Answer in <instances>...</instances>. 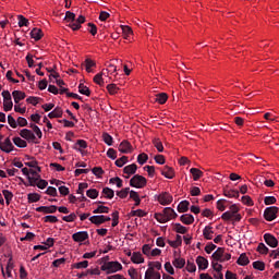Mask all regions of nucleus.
I'll use <instances>...</instances> for the list:
<instances>
[{
    "label": "nucleus",
    "mask_w": 279,
    "mask_h": 279,
    "mask_svg": "<svg viewBox=\"0 0 279 279\" xmlns=\"http://www.w3.org/2000/svg\"><path fill=\"white\" fill-rule=\"evenodd\" d=\"M172 265H174L177 269H182L184 265H186V259L180 258V257L174 258V260L172 262Z\"/></svg>",
    "instance_id": "obj_34"
},
{
    "label": "nucleus",
    "mask_w": 279,
    "mask_h": 279,
    "mask_svg": "<svg viewBox=\"0 0 279 279\" xmlns=\"http://www.w3.org/2000/svg\"><path fill=\"white\" fill-rule=\"evenodd\" d=\"M186 270L190 274H195V271H197V266H195V262H193V259H187Z\"/></svg>",
    "instance_id": "obj_41"
},
{
    "label": "nucleus",
    "mask_w": 279,
    "mask_h": 279,
    "mask_svg": "<svg viewBox=\"0 0 279 279\" xmlns=\"http://www.w3.org/2000/svg\"><path fill=\"white\" fill-rule=\"evenodd\" d=\"M163 214L166 215V217L168 218V221H171V219H175L178 218V214L175 213V210L171 207H166L163 209Z\"/></svg>",
    "instance_id": "obj_19"
},
{
    "label": "nucleus",
    "mask_w": 279,
    "mask_h": 279,
    "mask_svg": "<svg viewBox=\"0 0 279 279\" xmlns=\"http://www.w3.org/2000/svg\"><path fill=\"white\" fill-rule=\"evenodd\" d=\"M90 223H94V226H101L104 223V215L100 216H92L89 218Z\"/></svg>",
    "instance_id": "obj_33"
},
{
    "label": "nucleus",
    "mask_w": 279,
    "mask_h": 279,
    "mask_svg": "<svg viewBox=\"0 0 279 279\" xmlns=\"http://www.w3.org/2000/svg\"><path fill=\"white\" fill-rule=\"evenodd\" d=\"M180 221L185 226H191L195 221V217L191 214H184L180 217Z\"/></svg>",
    "instance_id": "obj_15"
},
{
    "label": "nucleus",
    "mask_w": 279,
    "mask_h": 279,
    "mask_svg": "<svg viewBox=\"0 0 279 279\" xmlns=\"http://www.w3.org/2000/svg\"><path fill=\"white\" fill-rule=\"evenodd\" d=\"M147 160H149V156H147V154H145V153H142L137 156L138 165H145V162H147Z\"/></svg>",
    "instance_id": "obj_54"
},
{
    "label": "nucleus",
    "mask_w": 279,
    "mask_h": 279,
    "mask_svg": "<svg viewBox=\"0 0 279 279\" xmlns=\"http://www.w3.org/2000/svg\"><path fill=\"white\" fill-rule=\"evenodd\" d=\"M130 186H133V189H145L147 186V179L141 174H135L130 180Z\"/></svg>",
    "instance_id": "obj_2"
},
{
    "label": "nucleus",
    "mask_w": 279,
    "mask_h": 279,
    "mask_svg": "<svg viewBox=\"0 0 279 279\" xmlns=\"http://www.w3.org/2000/svg\"><path fill=\"white\" fill-rule=\"evenodd\" d=\"M137 169H138V166H136V163H131L123 168V173H125L126 175H134Z\"/></svg>",
    "instance_id": "obj_17"
},
{
    "label": "nucleus",
    "mask_w": 279,
    "mask_h": 279,
    "mask_svg": "<svg viewBox=\"0 0 279 279\" xmlns=\"http://www.w3.org/2000/svg\"><path fill=\"white\" fill-rule=\"evenodd\" d=\"M253 267L258 271H265V263L257 260L253 263Z\"/></svg>",
    "instance_id": "obj_62"
},
{
    "label": "nucleus",
    "mask_w": 279,
    "mask_h": 279,
    "mask_svg": "<svg viewBox=\"0 0 279 279\" xmlns=\"http://www.w3.org/2000/svg\"><path fill=\"white\" fill-rule=\"evenodd\" d=\"M174 231L178 232V234H186V232H189V229H186V227L182 226L181 223H175Z\"/></svg>",
    "instance_id": "obj_44"
},
{
    "label": "nucleus",
    "mask_w": 279,
    "mask_h": 279,
    "mask_svg": "<svg viewBox=\"0 0 279 279\" xmlns=\"http://www.w3.org/2000/svg\"><path fill=\"white\" fill-rule=\"evenodd\" d=\"M107 90L111 95H117V93H119V87L117 86V84H109L107 85Z\"/></svg>",
    "instance_id": "obj_59"
},
{
    "label": "nucleus",
    "mask_w": 279,
    "mask_h": 279,
    "mask_svg": "<svg viewBox=\"0 0 279 279\" xmlns=\"http://www.w3.org/2000/svg\"><path fill=\"white\" fill-rule=\"evenodd\" d=\"M214 234H215V231H213V227L206 226L204 228V230H203L204 239H206L207 241H211Z\"/></svg>",
    "instance_id": "obj_20"
},
{
    "label": "nucleus",
    "mask_w": 279,
    "mask_h": 279,
    "mask_svg": "<svg viewBox=\"0 0 279 279\" xmlns=\"http://www.w3.org/2000/svg\"><path fill=\"white\" fill-rule=\"evenodd\" d=\"M189 206H191V203L189 201H182L178 207V213H189Z\"/></svg>",
    "instance_id": "obj_24"
},
{
    "label": "nucleus",
    "mask_w": 279,
    "mask_h": 279,
    "mask_svg": "<svg viewBox=\"0 0 279 279\" xmlns=\"http://www.w3.org/2000/svg\"><path fill=\"white\" fill-rule=\"evenodd\" d=\"M101 271H106L107 276H110V274H117V271H121L123 269V265L119 262H105L100 266Z\"/></svg>",
    "instance_id": "obj_1"
},
{
    "label": "nucleus",
    "mask_w": 279,
    "mask_h": 279,
    "mask_svg": "<svg viewBox=\"0 0 279 279\" xmlns=\"http://www.w3.org/2000/svg\"><path fill=\"white\" fill-rule=\"evenodd\" d=\"M64 21L66 23H75V13L71 12V11H66L65 12V16H64Z\"/></svg>",
    "instance_id": "obj_46"
},
{
    "label": "nucleus",
    "mask_w": 279,
    "mask_h": 279,
    "mask_svg": "<svg viewBox=\"0 0 279 279\" xmlns=\"http://www.w3.org/2000/svg\"><path fill=\"white\" fill-rule=\"evenodd\" d=\"M211 267L215 271H217V274H221L222 269H223V266L221 264H219V262L217 260H213L211 262Z\"/></svg>",
    "instance_id": "obj_57"
},
{
    "label": "nucleus",
    "mask_w": 279,
    "mask_h": 279,
    "mask_svg": "<svg viewBox=\"0 0 279 279\" xmlns=\"http://www.w3.org/2000/svg\"><path fill=\"white\" fill-rule=\"evenodd\" d=\"M86 147H88V143L86 141L77 140L73 146V149H75L76 151H81L82 149H86Z\"/></svg>",
    "instance_id": "obj_23"
},
{
    "label": "nucleus",
    "mask_w": 279,
    "mask_h": 279,
    "mask_svg": "<svg viewBox=\"0 0 279 279\" xmlns=\"http://www.w3.org/2000/svg\"><path fill=\"white\" fill-rule=\"evenodd\" d=\"M130 217H147V213H145L143 209H136L130 213Z\"/></svg>",
    "instance_id": "obj_53"
},
{
    "label": "nucleus",
    "mask_w": 279,
    "mask_h": 279,
    "mask_svg": "<svg viewBox=\"0 0 279 279\" xmlns=\"http://www.w3.org/2000/svg\"><path fill=\"white\" fill-rule=\"evenodd\" d=\"M31 37L36 41L40 40V38H43V31L40 28H33L31 32Z\"/></svg>",
    "instance_id": "obj_30"
},
{
    "label": "nucleus",
    "mask_w": 279,
    "mask_h": 279,
    "mask_svg": "<svg viewBox=\"0 0 279 279\" xmlns=\"http://www.w3.org/2000/svg\"><path fill=\"white\" fill-rule=\"evenodd\" d=\"M2 195H3L8 206H10V202H12V199L14 198V194H12V192H10V190H3Z\"/></svg>",
    "instance_id": "obj_36"
},
{
    "label": "nucleus",
    "mask_w": 279,
    "mask_h": 279,
    "mask_svg": "<svg viewBox=\"0 0 279 279\" xmlns=\"http://www.w3.org/2000/svg\"><path fill=\"white\" fill-rule=\"evenodd\" d=\"M132 263L135 265H141V263H145V258H143V254L138 252H134L131 257Z\"/></svg>",
    "instance_id": "obj_21"
},
{
    "label": "nucleus",
    "mask_w": 279,
    "mask_h": 279,
    "mask_svg": "<svg viewBox=\"0 0 279 279\" xmlns=\"http://www.w3.org/2000/svg\"><path fill=\"white\" fill-rule=\"evenodd\" d=\"M108 213H110V207L104 205H99L96 209L93 210L94 215H108Z\"/></svg>",
    "instance_id": "obj_26"
},
{
    "label": "nucleus",
    "mask_w": 279,
    "mask_h": 279,
    "mask_svg": "<svg viewBox=\"0 0 279 279\" xmlns=\"http://www.w3.org/2000/svg\"><path fill=\"white\" fill-rule=\"evenodd\" d=\"M236 263L238 265H241V267H245L246 265H250V258L245 253H242L238 258Z\"/></svg>",
    "instance_id": "obj_28"
},
{
    "label": "nucleus",
    "mask_w": 279,
    "mask_h": 279,
    "mask_svg": "<svg viewBox=\"0 0 279 279\" xmlns=\"http://www.w3.org/2000/svg\"><path fill=\"white\" fill-rule=\"evenodd\" d=\"M73 269H86L88 267V260H83L72 265Z\"/></svg>",
    "instance_id": "obj_52"
},
{
    "label": "nucleus",
    "mask_w": 279,
    "mask_h": 279,
    "mask_svg": "<svg viewBox=\"0 0 279 279\" xmlns=\"http://www.w3.org/2000/svg\"><path fill=\"white\" fill-rule=\"evenodd\" d=\"M86 195L90 199H97V197H99V191H97L96 189H90L87 190Z\"/></svg>",
    "instance_id": "obj_47"
},
{
    "label": "nucleus",
    "mask_w": 279,
    "mask_h": 279,
    "mask_svg": "<svg viewBox=\"0 0 279 279\" xmlns=\"http://www.w3.org/2000/svg\"><path fill=\"white\" fill-rule=\"evenodd\" d=\"M58 211V206H39L36 208V213H44V215H53Z\"/></svg>",
    "instance_id": "obj_6"
},
{
    "label": "nucleus",
    "mask_w": 279,
    "mask_h": 279,
    "mask_svg": "<svg viewBox=\"0 0 279 279\" xmlns=\"http://www.w3.org/2000/svg\"><path fill=\"white\" fill-rule=\"evenodd\" d=\"M95 84H98L99 86H104V72L98 73L94 76Z\"/></svg>",
    "instance_id": "obj_56"
},
{
    "label": "nucleus",
    "mask_w": 279,
    "mask_h": 279,
    "mask_svg": "<svg viewBox=\"0 0 279 279\" xmlns=\"http://www.w3.org/2000/svg\"><path fill=\"white\" fill-rule=\"evenodd\" d=\"M154 147H156L157 151L160 154L165 151V146H162V142L159 138L153 140Z\"/></svg>",
    "instance_id": "obj_45"
},
{
    "label": "nucleus",
    "mask_w": 279,
    "mask_h": 279,
    "mask_svg": "<svg viewBox=\"0 0 279 279\" xmlns=\"http://www.w3.org/2000/svg\"><path fill=\"white\" fill-rule=\"evenodd\" d=\"M19 27H29V20L23 15H17Z\"/></svg>",
    "instance_id": "obj_39"
},
{
    "label": "nucleus",
    "mask_w": 279,
    "mask_h": 279,
    "mask_svg": "<svg viewBox=\"0 0 279 279\" xmlns=\"http://www.w3.org/2000/svg\"><path fill=\"white\" fill-rule=\"evenodd\" d=\"M121 29L125 40H128L133 34L132 27L130 26H121Z\"/></svg>",
    "instance_id": "obj_42"
},
{
    "label": "nucleus",
    "mask_w": 279,
    "mask_h": 279,
    "mask_svg": "<svg viewBox=\"0 0 279 279\" xmlns=\"http://www.w3.org/2000/svg\"><path fill=\"white\" fill-rule=\"evenodd\" d=\"M155 219L159 223H167V221H169V218L166 217L165 213L163 214H155Z\"/></svg>",
    "instance_id": "obj_49"
},
{
    "label": "nucleus",
    "mask_w": 279,
    "mask_h": 279,
    "mask_svg": "<svg viewBox=\"0 0 279 279\" xmlns=\"http://www.w3.org/2000/svg\"><path fill=\"white\" fill-rule=\"evenodd\" d=\"M109 184H117L118 189H123V180L119 177L111 178Z\"/></svg>",
    "instance_id": "obj_43"
},
{
    "label": "nucleus",
    "mask_w": 279,
    "mask_h": 279,
    "mask_svg": "<svg viewBox=\"0 0 279 279\" xmlns=\"http://www.w3.org/2000/svg\"><path fill=\"white\" fill-rule=\"evenodd\" d=\"M28 204H35L36 202H40V194L38 193H29L27 194Z\"/></svg>",
    "instance_id": "obj_32"
},
{
    "label": "nucleus",
    "mask_w": 279,
    "mask_h": 279,
    "mask_svg": "<svg viewBox=\"0 0 279 279\" xmlns=\"http://www.w3.org/2000/svg\"><path fill=\"white\" fill-rule=\"evenodd\" d=\"M167 99H169V96L167 95V93H160L157 94L155 97V101H157V104H167Z\"/></svg>",
    "instance_id": "obj_29"
},
{
    "label": "nucleus",
    "mask_w": 279,
    "mask_h": 279,
    "mask_svg": "<svg viewBox=\"0 0 279 279\" xmlns=\"http://www.w3.org/2000/svg\"><path fill=\"white\" fill-rule=\"evenodd\" d=\"M72 239H73V241H75V243H82V242L88 240V232L87 231H78V232L72 234Z\"/></svg>",
    "instance_id": "obj_13"
},
{
    "label": "nucleus",
    "mask_w": 279,
    "mask_h": 279,
    "mask_svg": "<svg viewBox=\"0 0 279 279\" xmlns=\"http://www.w3.org/2000/svg\"><path fill=\"white\" fill-rule=\"evenodd\" d=\"M278 213H279L278 207L276 206L267 207L264 210V219H266V221H274V219L278 217Z\"/></svg>",
    "instance_id": "obj_4"
},
{
    "label": "nucleus",
    "mask_w": 279,
    "mask_h": 279,
    "mask_svg": "<svg viewBox=\"0 0 279 279\" xmlns=\"http://www.w3.org/2000/svg\"><path fill=\"white\" fill-rule=\"evenodd\" d=\"M118 149L121 154H132L133 151L132 144L128 142V140L122 141L118 146Z\"/></svg>",
    "instance_id": "obj_9"
},
{
    "label": "nucleus",
    "mask_w": 279,
    "mask_h": 279,
    "mask_svg": "<svg viewBox=\"0 0 279 279\" xmlns=\"http://www.w3.org/2000/svg\"><path fill=\"white\" fill-rule=\"evenodd\" d=\"M12 97L14 99L15 104H19L20 101H23V99H25L26 95L24 92L21 90H13L12 92Z\"/></svg>",
    "instance_id": "obj_18"
},
{
    "label": "nucleus",
    "mask_w": 279,
    "mask_h": 279,
    "mask_svg": "<svg viewBox=\"0 0 279 279\" xmlns=\"http://www.w3.org/2000/svg\"><path fill=\"white\" fill-rule=\"evenodd\" d=\"M93 66H97V63L93 61L92 59H86L85 60V70L87 73H93Z\"/></svg>",
    "instance_id": "obj_40"
},
{
    "label": "nucleus",
    "mask_w": 279,
    "mask_h": 279,
    "mask_svg": "<svg viewBox=\"0 0 279 279\" xmlns=\"http://www.w3.org/2000/svg\"><path fill=\"white\" fill-rule=\"evenodd\" d=\"M0 149L5 154H10V151L14 150V145L12 144V141H10V137H7L4 142H0Z\"/></svg>",
    "instance_id": "obj_8"
},
{
    "label": "nucleus",
    "mask_w": 279,
    "mask_h": 279,
    "mask_svg": "<svg viewBox=\"0 0 279 279\" xmlns=\"http://www.w3.org/2000/svg\"><path fill=\"white\" fill-rule=\"evenodd\" d=\"M223 196L225 197H229V198H232V197H235L239 198V191L238 190H223Z\"/></svg>",
    "instance_id": "obj_31"
},
{
    "label": "nucleus",
    "mask_w": 279,
    "mask_h": 279,
    "mask_svg": "<svg viewBox=\"0 0 279 279\" xmlns=\"http://www.w3.org/2000/svg\"><path fill=\"white\" fill-rule=\"evenodd\" d=\"M161 175L166 177L168 180H173L175 178V172L173 171V168L169 166H165L163 168H158Z\"/></svg>",
    "instance_id": "obj_11"
},
{
    "label": "nucleus",
    "mask_w": 279,
    "mask_h": 279,
    "mask_svg": "<svg viewBox=\"0 0 279 279\" xmlns=\"http://www.w3.org/2000/svg\"><path fill=\"white\" fill-rule=\"evenodd\" d=\"M157 199H158L159 204H161V206H169V204H171V202H173V196H171V194L165 192V193L160 194Z\"/></svg>",
    "instance_id": "obj_10"
},
{
    "label": "nucleus",
    "mask_w": 279,
    "mask_h": 279,
    "mask_svg": "<svg viewBox=\"0 0 279 279\" xmlns=\"http://www.w3.org/2000/svg\"><path fill=\"white\" fill-rule=\"evenodd\" d=\"M257 252L259 254L267 255V254H269V247H267V245H265V243H259L257 246Z\"/></svg>",
    "instance_id": "obj_51"
},
{
    "label": "nucleus",
    "mask_w": 279,
    "mask_h": 279,
    "mask_svg": "<svg viewBox=\"0 0 279 279\" xmlns=\"http://www.w3.org/2000/svg\"><path fill=\"white\" fill-rule=\"evenodd\" d=\"M223 254H226V248L223 247H218L211 255V258H214L215 260H217L218 263L221 262V258L223 256Z\"/></svg>",
    "instance_id": "obj_16"
},
{
    "label": "nucleus",
    "mask_w": 279,
    "mask_h": 279,
    "mask_svg": "<svg viewBox=\"0 0 279 279\" xmlns=\"http://www.w3.org/2000/svg\"><path fill=\"white\" fill-rule=\"evenodd\" d=\"M13 143L14 145H16V147H20L22 149L27 147V142L21 137H14Z\"/></svg>",
    "instance_id": "obj_38"
},
{
    "label": "nucleus",
    "mask_w": 279,
    "mask_h": 279,
    "mask_svg": "<svg viewBox=\"0 0 279 279\" xmlns=\"http://www.w3.org/2000/svg\"><path fill=\"white\" fill-rule=\"evenodd\" d=\"M167 243L170 245V247H180L182 245V235L177 234L174 241L168 240Z\"/></svg>",
    "instance_id": "obj_27"
},
{
    "label": "nucleus",
    "mask_w": 279,
    "mask_h": 279,
    "mask_svg": "<svg viewBox=\"0 0 279 279\" xmlns=\"http://www.w3.org/2000/svg\"><path fill=\"white\" fill-rule=\"evenodd\" d=\"M45 193L51 197H58V190L53 186H48Z\"/></svg>",
    "instance_id": "obj_60"
},
{
    "label": "nucleus",
    "mask_w": 279,
    "mask_h": 279,
    "mask_svg": "<svg viewBox=\"0 0 279 279\" xmlns=\"http://www.w3.org/2000/svg\"><path fill=\"white\" fill-rule=\"evenodd\" d=\"M27 180H28V183H24L25 186H36V184H38V180H40V179L28 174Z\"/></svg>",
    "instance_id": "obj_48"
},
{
    "label": "nucleus",
    "mask_w": 279,
    "mask_h": 279,
    "mask_svg": "<svg viewBox=\"0 0 279 279\" xmlns=\"http://www.w3.org/2000/svg\"><path fill=\"white\" fill-rule=\"evenodd\" d=\"M20 136H22V138H25V141H31L32 143H38L36 142V135L29 129H23L20 132Z\"/></svg>",
    "instance_id": "obj_7"
},
{
    "label": "nucleus",
    "mask_w": 279,
    "mask_h": 279,
    "mask_svg": "<svg viewBox=\"0 0 279 279\" xmlns=\"http://www.w3.org/2000/svg\"><path fill=\"white\" fill-rule=\"evenodd\" d=\"M264 241L269 247H278V239L274 236L271 233H265L264 234Z\"/></svg>",
    "instance_id": "obj_12"
},
{
    "label": "nucleus",
    "mask_w": 279,
    "mask_h": 279,
    "mask_svg": "<svg viewBox=\"0 0 279 279\" xmlns=\"http://www.w3.org/2000/svg\"><path fill=\"white\" fill-rule=\"evenodd\" d=\"M75 219H77V215H75V213H72L69 216L62 217V220L66 221V223H71V222L75 221Z\"/></svg>",
    "instance_id": "obj_61"
},
{
    "label": "nucleus",
    "mask_w": 279,
    "mask_h": 279,
    "mask_svg": "<svg viewBox=\"0 0 279 279\" xmlns=\"http://www.w3.org/2000/svg\"><path fill=\"white\" fill-rule=\"evenodd\" d=\"M3 97V110L4 112H10L12 110L14 104L12 102V95L8 90L2 92Z\"/></svg>",
    "instance_id": "obj_3"
},
{
    "label": "nucleus",
    "mask_w": 279,
    "mask_h": 279,
    "mask_svg": "<svg viewBox=\"0 0 279 279\" xmlns=\"http://www.w3.org/2000/svg\"><path fill=\"white\" fill-rule=\"evenodd\" d=\"M86 23V17L84 15H80L73 23H70L68 27H71L73 32H77V29H82V25Z\"/></svg>",
    "instance_id": "obj_5"
},
{
    "label": "nucleus",
    "mask_w": 279,
    "mask_h": 279,
    "mask_svg": "<svg viewBox=\"0 0 279 279\" xmlns=\"http://www.w3.org/2000/svg\"><path fill=\"white\" fill-rule=\"evenodd\" d=\"M117 195L121 199H125V197H128V195H130V187H125V189H122L121 191H117Z\"/></svg>",
    "instance_id": "obj_50"
},
{
    "label": "nucleus",
    "mask_w": 279,
    "mask_h": 279,
    "mask_svg": "<svg viewBox=\"0 0 279 279\" xmlns=\"http://www.w3.org/2000/svg\"><path fill=\"white\" fill-rule=\"evenodd\" d=\"M49 119H62V108L57 107L50 113H48Z\"/></svg>",
    "instance_id": "obj_22"
},
{
    "label": "nucleus",
    "mask_w": 279,
    "mask_h": 279,
    "mask_svg": "<svg viewBox=\"0 0 279 279\" xmlns=\"http://www.w3.org/2000/svg\"><path fill=\"white\" fill-rule=\"evenodd\" d=\"M102 195L106 197V199H112V197H114V190L110 187H104Z\"/></svg>",
    "instance_id": "obj_37"
},
{
    "label": "nucleus",
    "mask_w": 279,
    "mask_h": 279,
    "mask_svg": "<svg viewBox=\"0 0 279 279\" xmlns=\"http://www.w3.org/2000/svg\"><path fill=\"white\" fill-rule=\"evenodd\" d=\"M144 171H147L149 178H154L156 175V167L154 166H145Z\"/></svg>",
    "instance_id": "obj_58"
},
{
    "label": "nucleus",
    "mask_w": 279,
    "mask_h": 279,
    "mask_svg": "<svg viewBox=\"0 0 279 279\" xmlns=\"http://www.w3.org/2000/svg\"><path fill=\"white\" fill-rule=\"evenodd\" d=\"M128 162V156H122L121 158L116 160V166L119 168L123 167V165H126Z\"/></svg>",
    "instance_id": "obj_64"
},
{
    "label": "nucleus",
    "mask_w": 279,
    "mask_h": 279,
    "mask_svg": "<svg viewBox=\"0 0 279 279\" xmlns=\"http://www.w3.org/2000/svg\"><path fill=\"white\" fill-rule=\"evenodd\" d=\"M196 265H198V269L204 271L205 269H208V259L203 256H198L196 258Z\"/></svg>",
    "instance_id": "obj_14"
},
{
    "label": "nucleus",
    "mask_w": 279,
    "mask_h": 279,
    "mask_svg": "<svg viewBox=\"0 0 279 279\" xmlns=\"http://www.w3.org/2000/svg\"><path fill=\"white\" fill-rule=\"evenodd\" d=\"M43 219L45 223H58V217L56 216H46Z\"/></svg>",
    "instance_id": "obj_63"
},
{
    "label": "nucleus",
    "mask_w": 279,
    "mask_h": 279,
    "mask_svg": "<svg viewBox=\"0 0 279 279\" xmlns=\"http://www.w3.org/2000/svg\"><path fill=\"white\" fill-rule=\"evenodd\" d=\"M190 173L193 175L194 182H197V180L204 175V172L197 168L190 169Z\"/></svg>",
    "instance_id": "obj_25"
},
{
    "label": "nucleus",
    "mask_w": 279,
    "mask_h": 279,
    "mask_svg": "<svg viewBox=\"0 0 279 279\" xmlns=\"http://www.w3.org/2000/svg\"><path fill=\"white\" fill-rule=\"evenodd\" d=\"M102 138H104V143H106V145H108L109 147H112L113 138L110 134L104 133Z\"/></svg>",
    "instance_id": "obj_55"
},
{
    "label": "nucleus",
    "mask_w": 279,
    "mask_h": 279,
    "mask_svg": "<svg viewBox=\"0 0 279 279\" xmlns=\"http://www.w3.org/2000/svg\"><path fill=\"white\" fill-rule=\"evenodd\" d=\"M78 93H81V95H85L86 97H90V88L84 85V83L78 85Z\"/></svg>",
    "instance_id": "obj_35"
}]
</instances>
